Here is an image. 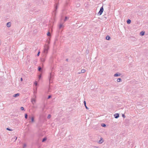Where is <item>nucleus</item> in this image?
<instances>
[{"label": "nucleus", "instance_id": "f257e3e1", "mask_svg": "<svg viewBox=\"0 0 148 148\" xmlns=\"http://www.w3.org/2000/svg\"><path fill=\"white\" fill-rule=\"evenodd\" d=\"M49 49V46L48 45H46L44 46L43 52L45 55H46Z\"/></svg>", "mask_w": 148, "mask_h": 148}, {"label": "nucleus", "instance_id": "f03ea898", "mask_svg": "<svg viewBox=\"0 0 148 148\" xmlns=\"http://www.w3.org/2000/svg\"><path fill=\"white\" fill-rule=\"evenodd\" d=\"M103 6H102L100 8V10L98 13V14L99 15H101L102 14V13L103 12Z\"/></svg>", "mask_w": 148, "mask_h": 148}, {"label": "nucleus", "instance_id": "7ed1b4c3", "mask_svg": "<svg viewBox=\"0 0 148 148\" xmlns=\"http://www.w3.org/2000/svg\"><path fill=\"white\" fill-rule=\"evenodd\" d=\"M31 102L33 105H34L36 102V99L35 98H32L31 99Z\"/></svg>", "mask_w": 148, "mask_h": 148}, {"label": "nucleus", "instance_id": "20e7f679", "mask_svg": "<svg viewBox=\"0 0 148 148\" xmlns=\"http://www.w3.org/2000/svg\"><path fill=\"white\" fill-rule=\"evenodd\" d=\"M114 115V117L116 119H117L119 117V114L118 113L115 114Z\"/></svg>", "mask_w": 148, "mask_h": 148}, {"label": "nucleus", "instance_id": "39448f33", "mask_svg": "<svg viewBox=\"0 0 148 148\" xmlns=\"http://www.w3.org/2000/svg\"><path fill=\"white\" fill-rule=\"evenodd\" d=\"M103 142V138H100V140H99L98 142V143L99 144H101Z\"/></svg>", "mask_w": 148, "mask_h": 148}, {"label": "nucleus", "instance_id": "423d86ee", "mask_svg": "<svg viewBox=\"0 0 148 148\" xmlns=\"http://www.w3.org/2000/svg\"><path fill=\"white\" fill-rule=\"evenodd\" d=\"M86 72V70L84 69H82L81 70L80 72H79L78 74H80L81 73H85Z\"/></svg>", "mask_w": 148, "mask_h": 148}, {"label": "nucleus", "instance_id": "0eeeda50", "mask_svg": "<svg viewBox=\"0 0 148 148\" xmlns=\"http://www.w3.org/2000/svg\"><path fill=\"white\" fill-rule=\"evenodd\" d=\"M11 23L10 22H8L6 24V26L8 27H9L11 26Z\"/></svg>", "mask_w": 148, "mask_h": 148}, {"label": "nucleus", "instance_id": "6e6552de", "mask_svg": "<svg viewBox=\"0 0 148 148\" xmlns=\"http://www.w3.org/2000/svg\"><path fill=\"white\" fill-rule=\"evenodd\" d=\"M31 121H29L30 122L33 123L34 121V118L33 116H32L31 118Z\"/></svg>", "mask_w": 148, "mask_h": 148}, {"label": "nucleus", "instance_id": "1a4fd4ad", "mask_svg": "<svg viewBox=\"0 0 148 148\" xmlns=\"http://www.w3.org/2000/svg\"><path fill=\"white\" fill-rule=\"evenodd\" d=\"M19 95V94L17 93L16 94H14L13 96L14 97H17Z\"/></svg>", "mask_w": 148, "mask_h": 148}, {"label": "nucleus", "instance_id": "9d476101", "mask_svg": "<svg viewBox=\"0 0 148 148\" xmlns=\"http://www.w3.org/2000/svg\"><path fill=\"white\" fill-rule=\"evenodd\" d=\"M121 75V74H118V73H116L114 74V77H117L120 76Z\"/></svg>", "mask_w": 148, "mask_h": 148}, {"label": "nucleus", "instance_id": "9b49d317", "mask_svg": "<svg viewBox=\"0 0 148 148\" xmlns=\"http://www.w3.org/2000/svg\"><path fill=\"white\" fill-rule=\"evenodd\" d=\"M110 38V37L109 36H107L106 37V39L108 40H109Z\"/></svg>", "mask_w": 148, "mask_h": 148}, {"label": "nucleus", "instance_id": "f8f14e48", "mask_svg": "<svg viewBox=\"0 0 148 148\" xmlns=\"http://www.w3.org/2000/svg\"><path fill=\"white\" fill-rule=\"evenodd\" d=\"M38 71L40 72H41L42 71V69L40 66H38Z\"/></svg>", "mask_w": 148, "mask_h": 148}, {"label": "nucleus", "instance_id": "ddd939ff", "mask_svg": "<svg viewBox=\"0 0 148 148\" xmlns=\"http://www.w3.org/2000/svg\"><path fill=\"white\" fill-rule=\"evenodd\" d=\"M127 24H130V23H131V21L130 20V19H128L127 21Z\"/></svg>", "mask_w": 148, "mask_h": 148}, {"label": "nucleus", "instance_id": "4468645a", "mask_svg": "<svg viewBox=\"0 0 148 148\" xmlns=\"http://www.w3.org/2000/svg\"><path fill=\"white\" fill-rule=\"evenodd\" d=\"M140 34L142 36H143L144 35L145 32L142 31L140 32Z\"/></svg>", "mask_w": 148, "mask_h": 148}, {"label": "nucleus", "instance_id": "2eb2a0df", "mask_svg": "<svg viewBox=\"0 0 148 148\" xmlns=\"http://www.w3.org/2000/svg\"><path fill=\"white\" fill-rule=\"evenodd\" d=\"M101 126H102L103 127H105L106 126V124L104 123H102L101 124Z\"/></svg>", "mask_w": 148, "mask_h": 148}, {"label": "nucleus", "instance_id": "dca6fc26", "mask_svg": "<svg viewBox=\"0 0 148 148\" xmlns=\"http://www.w3.org/2000/svg\"><path fill=\"white\" fill-rule=\"evenodd\" d=\"M63 27V25H62V24H60V25H59V28L60 29H61L62 27Z\"/></svg>", "mask_w": 148, "mask_h": 148}, {"label": "nucleus", "instance_id": "f3484780", "mask_svg": "<svg viewBox=\"0 0 148 148\" xmlns=\"http://www.w3.org/2000/svg\"><path fill=\"white\" fill-rule=\"evenodd\" d=\"M121 79L120 78H119L117 79V81L118 82H119L121 81Z\"/></svg>", "mask_w": 148, "mask_h": 148}, {"label": "nucleus", "instance_id": "a211bd4d", "mask_svg": "<svg viewBox=\"0 0 148 148\" xmlns=\"http://www.w3.org/2000/svg\"><path fill=\"white\" fill-rule=\"evenodd\" d=\"M47 139V138H43L42 140V142H44Z\"/></svg>", "mask_w": 148, "mask_h": 148}, {"label": "nucleus", "instance_id": "6ab92c4d", "mask_svg": "<svg viewBox=\"0 0 148 148\" xmlns=\"http://www.w3.org/2000/svg\"><path fill=\"white\" fill-rule=\"evenodd\" d=\"M51 115L50 114H48L47 116V118L49 119H50L51 118Z\"/></svg>", "mask_w": 148, "mask_h": 148}, {"label": "nucleus", "instance_id": "aec40b11", "mask_svg": "<svg viewBox=\"0 0 148 148\" xmlns=\"http://www.w3.org/2000/svg\"><path fill=\"white\" fill-rule=\"evenodd\" d=\"M26 147V144H24L23 145V147L24 148Z\"/></svg>", "mask_w": 148, "mask_h": 148}, {"label": "nucleus", "instance_id": "412c9836", "mask_svg": "<svg viewBox=\"0 0 148 148\" xmlns=\"http://www.w3.org/2000/svg\"><path fill=\"white\" fill-rule=\"evenodd\" d=\"M52 77V74L51 73L50 74V78L49 79V81H50H50H51V78Z\"/></svg>", "mask_w": 148, "mask_h": 148}, {"label": "nucleus", "instance_id": "4be33fe9", "mask_svg": "<svg viewBox=\"0 0 148 148\" xmlns=\"http://www.w3.org/2000/svg\"><path fill=\"white\" fill-rule=\"evenodd\" d=\"M25 118L26 119L27 118V114H25Z\"/></svg>", "mask_w": 148, "mask_h": 148}, {"label": "nucleus", "instance_id": "5701e85b", "mask_svg": "<svg viewBox=\"0 0 148 148\" xmlns=\"http://www.w3.org/2000/svg\"><path fill=\"white\" fill-rule=\"evenodd\" d=\"M55 9H56L55 10V11L54 12L55 13L56 12V10L57 9V5L55 7Z\"/></svg>", "mask_w": 148, "mask_h": 148}, {"label": "nucleus", "instance_id": "b1692460", "mask_svg": "<svg viewBox=\"0 0 148 148\" xmlns=\"http://www.w3.org/2000/svg\"><path fill=\"white\" fill-rule=\"evenodd\" d=\"M51 35L50 33L49 32H48L47 34V35L48 36H50Z\"/></svg>", "mask_w": 148, "mask_h": 148}, {"label": "nucleus", "instance_id": "393cba45", "mask_svg": "<svg viewBox=\"0 0 148 148\" xmlns=\"http://www.w3.org/2000/svg\"><path fill=\"white\" fill-rule=\"evenodd\" d=\"M41 60L42 62H44L45 61V60L44 58H42L41 59Z\"/></svg>", "mask_w": 148, "mask_h": 148}, {"label": "nucleus", "instance_id": "a878e982", "mask_svg": "<svg viewBox=\"0 0 148 148\" xmlns=\"http://www.w3.org/2000/svg\"><path fill=\"white\" fill-rule=\"evenodd\" d=\"M67 18H68V17H66V16L65 17V19L64 20V21H66Z\"/></svg>", "mask_w": 148, "mask_h": 148}, {"label": "nucleus", "instance_id": "bb28decb", "mask_svg": "<svg viewBox=\"0 0 148 148\" xmlns=\"http://www.w3.org/2000/svg\"><path fill=\"white\" fill-rule=\"evenodd\" d=\"M7 130H10V131H12V130H10V129L9 128H7V129H6Z\"/></svg>", "mask_w": 148, "mask_h": 148}, {"label": "nucleus", "instance_id": "cd10ccee", "mask_svg": "<svg viewBox=\"0 0 148 148\" xmlns=\"http://www.w3.org/2000/svg\"><path fill=\"white\" fill-rule=\"evenodd\" d=\"M51 95H49L48 97V99H50V98H51Z\"/></svg>", "mask_w": 148, "mask_h": 148}, {"label": "nucleus", "instance_id": "c85d7f7f", "mask_svg": "<svg viewBox=\"0 0 148 148\" xmlns=\"http://www.w3.org/2000/svg\"><path fill=\"white\" fill-rule=\"evenodd\" d=\"M21 109L22 110H24V108L23 107H21Z\"/></svg>", "mask_w": 148, "mask_h": 148}, {"label": "nucleus", "instance_id": "c756f323", "mask_svg": "<svg viewBox=\"0 0 148 148\" xmlns=\"http://www.w3.org/2000/svg\"><path fill=\"white\" fill-rule=\"evenodd\" d=\"M34 84L36 86L37 84V83L36 82H35L34 83Z\"/></svg>", "mask_w": 148, "mask_h": 148}, {"label": "nucleus", "instance_id": "7c9ffc66", "mask_svg": "<svg viewBox=\"0 0 148 148\" xmlns=\"http://www.w3.org/2000/svg\"><path fill=\"white\" fill-rule=\"evenodd\" d=\"M84 105H85V106H86V101H84Z\"/></svg>", "mask_w": 148, "mask_h": 148}, {"label": "nucleus", "instance_id": "2f4dec72", "mask_svg": "<svg viewBox=\"0 0 148 148\" xmlns=\"http://www.w3.org/2000/svg\"><path fill=\"white\" fill-rule=\"evenodd\" d=\"M41 77V75H40L39 76V79H40Z\"/></svg>", "mask_w": 148, "mask_h": 148}, {"label": "nucleus", "instance_id": "473e14b6", "mask_svg": "<svg viewBox=\"0 0 148 148\" xmlns=\"http://www.w3.org/2000/svg\"><path fill=\"white\" fill-rule=\"evenodd\" d=\"M40 52H39L37 54V55L38 56H39V54H40Z\"/></svg>", "mask_w": 148, "mask_h": 148}, {"label": "nucleus", "instance_id": "72a5a7b5", "mask_svg": "<svg viewBox=\"0 0 148 148\" xmlns=\"http://www.w3.org/2000/svg\"><path fill=\"white\" fill-rule=\"evenodd\" d=\"M85 106L86 108L87 109H88V108L87 107V106Z\"/></svg>", "mask_w": 148, "mask_h": 148}, {"label": "nucleus", "instance_id": "f704fd0d", "mask_svg": "<svg viewBox=\"0 0 148 148\" xmlns=\"http://www.w3.org/2000/svg\"><path fill=\"white\" fill-rule=\"evenodd\" d=\"M122 116L123 117H124V118H125V116L124 114Z\"/></svg>", "mask_w": 148, "mask_h": 148}, {"label": "nucleus", "instance_id": "c9c22d12", "mask_svg": "<svg viewBox=\"0 0 148 148\" xmlns=\"http://www.w3.org/2000/svg\"><path fill=\"white\" fill-rule=\"evenodd\" d=\"M21 81H22V80H23V79H22V78H21Z\"/></svg>", "mask_w": 148, "mask_h": 148}, {"label": "nucleus", "instance_id": "e433bc0d", "mask_svg": "<svg viewBox=\"0 0 148 148\" xmlns=\"http://www.w3.org/2000/svg\"><path fill=\"white\" fill-rule=\"evenodd\" d=\"M1 40H0V45H1Z\"/></svg>", "mask_w": 148, "mask_h": 148}, {"label": "nucleus", "instance_id": "4c0bfd02", "mask_svg": "<svg viewBox=\"0 0 148 148\" xmlns=\"http://www.w3.org/2000/svg\"><path fill=\"white\" fill-rule=\"evenodd\" d=\"M34 96H35V98H36V95H34Z\"/></svg>", "mask_w": 148, "mask_h": 148}, {"label": "nucleus", "instance_id": "58836bf2", "mask_svg": "<svg viewBox=\"0 0 148 148\" xmlns=\"http://www.w3.org/2000/svg\"><path fill=\"white\" fill-rule=\"evenodd\" d=\"M17 139V137L16 138V140Z\"/></svg>", "mask_w": 148, "mask_h": 148}, {"label": "nucleus", "instance_id": "ea45409f", "mask_svg": "<svg viewBox=\"0 0 148 148\" xmlns=\"http://www.w3.org/2000/svg\"><path fill=\"white\" fill-rule=\"evenodd\" d=\"M98 148V147H97V148Z\"/></svg>", "mask_w": 148, "mask_h": 148}]
</instances>
